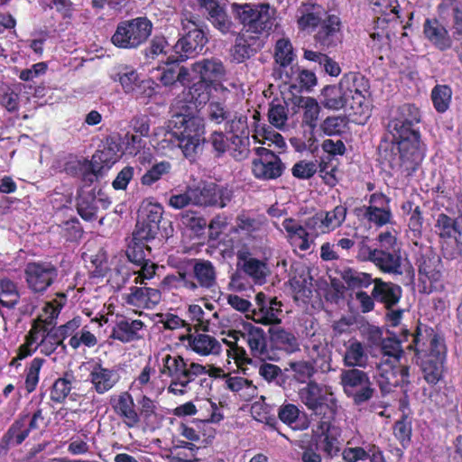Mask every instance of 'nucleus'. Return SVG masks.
<instances>
[{
    "mask_svg": "<svg viewBox=\"0 0 462 462\" xmlns=\"http://www.w3.org/2000/svg\"><path fill=\"white\" fill-rule=\"evenodd\" d=\"M403 342H409L406 349L413 352V361L420 367L422 378L428 384L434 386L443 381L448 348L441 334L420 322L412 331L402 328L398 336L382 338V360L400 363L404 355L402 346Z\"/></svg>",
    "mask_w": 462,
    "mask_h": 462,
    "instance_id": "obj_1",
    "label": "nucleus"
},
{
    "mask_svg": "<svg viewBox=\"0 0 462 462\" xmlns=\"http://www.w3.org/2000/svg\"><path fill=\"white\" fill-rule=\"evenodd\" d=\"M205 134L204 118L189 105H183L174 115L172 127L165 132L160 144L162 149L178 147L186 158H194L206 143Z\"/></svg>",
    "mask_w": 462,
    "mask_h": 462,
    "instance_id": "obj_2",
    "label": "nucleus"
},
{
    "mask_svg": "<svg viewBox=\"0 0 462 462\" xmlns=\"http://www.w3.org/2000/svg\"><path fill=\"white\" fill-rule=\"evenodd\" d=\"M204 372L202 365L189 362L180 355L166 354L162 357L159 373L171 379L167 392L176 396L184 395L189 384Z\"/></svg>",
    "mask_w": 462,
    "mask_h": 462,
    "instance_id": "obj_3",
    "label": "nucleus"
},
{
    "mask_svg": "<svg viewBox=\"0 0 462 462\" xmlns=\"http://www.w3.org/2000/svg\"><path fill=\"white\" fill-rule=\"evenodd\" d=\"M162 282L171 289H186L193 292L199 289L209 290L217 283L216 269L208 260H195L191 273L178 272L167 275Z\"/></svg>",
    "mask_w": 462,
    "mask_h": 462,
    "instance_id": "obj_4",
    "label": "nucleus"
},
{
    "mask_svg": "<svg viewBox=\"0 0 462 462\" xmlns=\"http://www.w3.org/2000/svg\"><path fill=\"white\" fill-rule=\"evenodd\" d=\"M153 23L147 16H137L117 23L111 42L119 49L137 50L148 42Z\"/></svg>",
    "mask_w": 462,
    "mask_h": 462,
    "instance_id": "obj_5",
    "label": "nucleus"
},
{
    "mask_svg": "<svg viewBox=\"0 0 462 462\" xmlns=\"http://www.w3.org/2000/svg\"><path fill=\"white\" fill-rule=\"evenodd\" d=\"M235 17L244 25L246 32L262 34L269 32L275 22V10L267 3L236 4L231 6Z\"/></svg>",
    "mask_w": 462,
    "mask_h": 462,
    "instance_id": "obj_6",
    "label": "nucleus"
},
{
    "mask_svg": "<svg viewBox=\"0 0 462 462\" xmlns=\"http://www.w3.org/2000/svg\"><path fill=\"white\" fill-rule=\"evenodd\" d=\"M340 384L355 406H363L377 396V390L367 372L357 368L342 370Z\"/></svg>",
    "mask_w": 462,
    "mask_h": 462,
    "instance_id": "obj_7",
    "label": "nucleus"
},
{
    "mask_svg": "<svg viewBox=\"0 0 462 462\" xmlns=\"http://www.w3.org/2000/svg\"><path fill=\"white\" fill-rule=\"evenodd\" d=\"M420 120V111L414 104L405 103L399 106L393 112L388 122V131L393 140L420 136L417 126Z\"/></svg>",
    "mask_w": 462,
    "mask_h": 462,
    "instance_id": "obj_8",
    "label": "nucleus"
},
{
    "mask_svg": "<svg viewBox=\"0 0 462 462\" xmlns=\"http://www.w3.org/2000/svg\"><path fill=\"white\" fill-rule=\"evenodd\" d=\"M337 411L332 416L324 415L318 418L317 429L313 432L316 448L326 457L333 458L340 452L341 429L336 425Z\"/></svg>",
    "mask_w": 462,
    "mask_h": 462,
    "instance_id": "obj_9",
    "label": "nucleus"
},
{
    "mask_svg": "<svg viewBox=\"0 0 462 462\" xmlns=\"http://www.w3.org/2000/svg\"><path fill=\"white\" fill-rule=\"evenodd\" d=\"M181 36L171 47L172 53L167 56L165 63L180 64L199 54L208 42L203 29L182 31Z\"/></svg>",
    "mask_w": 462,
    "mask_h": 462,
    "instance_id": "obj_10",
    "label": "nucleus"
},
{
    "mask_svg": "<svg viewBox=\"0 0 462 462\" xmlns=\"http://www.w3.org/2000/svg\"><path fill=\"white\" fill-rule=\"evenodd\" d=\"M399 152V170L405 177H411L420 168L426 152L420 136L393 140Z\"/></svg>",
    "mask_w": 462,
    "mask_h": 462,
    "instance_id": "obj_11",
    "label": "nucleus"
},
{
    "mask_svg": "<svg viewBox=\"0 0 462 462\" xmlns=\"http://www.w3.org/2000/svg\"><path fill=\"white\" fill-rule=\"evenodd\" d=\"M23 273L27 288L34 294L43 295L57 280L59 269L51 262L32 261L25 264Z\"/></svg>",
    "mask_w": 462,
    "mask_h": 462,
    "instance_id": "obj_12",
    "label": "nucleus"
},
{
    "mask_svg": "<svg viewBox=\"0 0 462 462\" xmlns=\"http://www.w3.org/2000/svg\"><path fill=\"white\" fill-rule=\"evenodd\" d=\"M300 401L317 417L332 416L337 411V402L328 399L324 386L316 381H310L298 391Z\"/></svg>",
    "mask_w": 462,
    "mask_h": 462,
    "instance_id": "obj_13",
    "label": "nucleus"
},
{
    "mask_svg": "<svg viewBox=\"0 0 462 462\" xmlns=\"http://www.w3.org/2000/svg\"><path fill=\"white\" fill-rule=\"evenodd\" d=\"M341 86L345 88L347 103L356 114H362L368 108V100L371 97L369 79L360 72H350L341 79Z\"/></svg>",
    "mask_w": 462,
    "mask_h": 462,
    "instance_id": "obj_14",
    "label": "nucleus"
},
{
    "mask_svg": "<svg viewBox=\"0 0 462 462\" xmlns=\"http://www.w3.org/2000/svg\"><path fill=\"white\" fill-rule=\"evenodd\" d=\"M254 151L257 157L252 162V172L256 179L270 180L282 175L285 165L275 152L265 147H256Z\"/></svg>",
    "mask_w": 462,
    "mask_h": 462,
    "instance_id": "obj_15",
    "label": "nucleus"
},
{
    "mask_svg": "<svg viewBox=\"0 0 462 462\" xmlns=\"http://www.w3.org/2000/svg\"><path fill=\"white\" fill-rule=\"evenodd\" d=\"M163 207L159 203L149 202L143 205L134 232L135 239H154L160 230Z\"/></svg>",
    "mask_w": 462,
    "mask_h": 462,
    "instance_id": "obj_16",
    "label": "nucleus"
},
{
    "mask_svg": "<svg viewBox=\"0 0 462 462\" xmlns=\"http://www.w3.org/2000/svg\"><path fill=\"white\" fill-rule=\"evenodd\" d=\"M346 207L336 206L332 210H319L306 219V226L315 236L328 234L338 228L346 220Z\"/></svg>",
    "mask_w": 462,
    "mask_h": 462,
    "instance_id": "obj_17",
    "label": "nucleus"
},
{
    "mask_svg": "<svg viewBox=\"0 0 462 462\" xmlns=\"http://www.w3.org/2000/svg\"><path fill=\"white\" fill-rule=\"evenodd\" d=\"M378 383L383 393L393 388L410 383V366L383 359L377 365Z\"/></svg>",
    "mask_w": 462,
    "mask_h": 462,
    "instance_id": "obj_18",
    "label": "nucleus"
},
{
    "mask_svg": "<svg viewBox=\"0 0 462 462\" xmlns=\"http://www.w3.org/2000/svg\"><path fill=\"white\" fill-rule=\"evenodd\" d=\"M136 162L138 171L144 169V173L140 178V183L143 187H152L156 182L163 180L171 174L172 165L168 161L157 162L151 149L143 151Z\"/></svg>",
    "mask_w": 462,
    "mask_h": 462,
    "instance_id": "obj_19",
    "label": "nucleus"
},
{
    "mask_svg": "<svg viewBox=\"0 0 462 462\" xmlns=\"http://www.w3.org/2000/svg\"><path fill=\"white\" fill-rule=\"evenodd\" d=\"M192 204L197 206L226 207L233 198V191L227 187L216 183H207L203 186L190 188Z\"/></svg>",
    "mask_w": 462,
    "mask_h": 462,
    "instance_id": "obj_20",
    "label": "nucleus"
},
{
    "mask_svg": "<svg viewBox=\"0 0 462 462\" xmlns=\"http://www.w3.org/2000/svg\"><path fill=\"white\" fill-rule=\"evenodd\" d=\"M198 4L216 30L225 35L236 32V24L227 14L225 5H221L218 0H198Z\"/></svg>",
    "mask_w": 462,
    "mask_h": 462,
    "instance_id": "obj_21",
    "label": "nucleus"
},
{
    "mask_svg": "<svg viewBox=\"0 0 462 462\" xmlns=\"http://www.w3.org/2000/svg\"><path fill=\"white\" fill-rule=\"evenodd\" d=\"M439 262V258L431 250L420 251L417 254L416 265L418 266L420 281L424 283L429 281L430 283L428 293L444 289V284L440 279L441 273L437 269Z\"/></svg>",
    "mask_w": 462,
    "mask_h": 462,
    "instance_id": "obj_22",
    "label": "nucleus"
},
{
    "mask_svg": "<svg viewBox=\"0 0 462 462\" xmlns=\"http://www.w3.org/2000/svg\"><path fill=\"white\" fill-rule=\"evenodd\" d=\"M313 39L322 48L335 47L342 35V22L338 15L328 13L314 30Z\"/></svg>",
    "mask_w": 462,
    "mask_h": 462,
    "instance_id": "obj_23",
    "label": "nucleus"
},
{
    "mask_svg": "<svg viewBox=\"0 0 462 462\" xmlns=\"http://www.w3.org/2000/svg\"><path fill=\"white\" fill-rule=\"evenodd\" d=\"M359 256L373 262L382 272L391 274H402V256L398 253H390L384 250L371 249L362 245Z\"/></svg>",
    "mask_w": 462,
    "mask_h": 462,
    "instance_id": "obj_24",
    "label": "nucleus"
},
{
    "mask_svg": "<svg viewBox=\"0 0 462 462\" xmlns=\"http://www.w3.org/2000/svg\"><path fill=\"white\" fill-rule=\"evenodd\" d=\"M191 72L201 80L225 88L221 83L226 74V67L219 58H203L191 64Z\"/></svg>",
    "mask_w": 462,
    "mask_h": 462,
    "instance_id": "obj_25",
    "label": "nucleus"
},
{
    "mask_svg": "<svg viewBox=\"0 0 462 462\" xmlns=\"http://www.w3.org/2000/svg\"><path fill=\"white\" fill-rule=\"evenodd\" d=\"M310 360L291 361L289 363V370L291 372V379L299 383H308L313 381L312 377L317 373L316 365L319 359H325V349L320 345L312 346L311 352L308 353Z\"/></svg>",
    "mask_w": 462,
    "mask_h": 462,
    "instance_id": "obj_26",
    "label": "nucleus"
},
{
    "mask_svg": "<svg viewBox=\"0 0 462 462\" xmlns=\"http://www.w3.org/2000/svg\"><path fill=\"white\" fill-rule=\"evenodd\" d=\"M391 199L382 192H375L369 197V206L363 208V217L376 226H383L391 222L393 213Z\"/></svg>",
    "mask_w": 462,
    "mask_h": 462,
    "instance_id": "obj_27",
    "label": "nucleus"
},
{
    "mask_svg": "<svg viewBox=\"0 0 462 462\" xmlns=\"http://www.w3.org/2000/svg\"><path fill=\"white\" fill-rule=\"evenodd\" d=\"M32 328H35L37 337L36 347H39L40 352L46 356L52 355L59 346L62 351H66V345L55 329V326H46L42 321V317H38L32 323Z\"/></svg>",
    "mask_w": 462,
    "mask_h": 462,
    "instance_id": "obj_28",
    "label": "nucleus"
},
{
    "mask_svg": "<svg viewBox=\"0 0 462 462\" xmlns=\"http://www.w3.org/2000/svg\"><path fill=\"white\" fill-rule=\"evenodd\" d=\"M146 326L141 319H133L125 316L117 318L113 326L110 338L126 344L143 338Z\"/></svg>",
    "mask_w": 462,
    "mask_h": 462,
    "instance_id": "obj_29",
    "label": "nucleus"
},
{
    "mask_svg": "<svg viewBox=\"0 0 462 462\" xmlns=\"http://www.w3.org/2000/svg\"><path fill=\"white\" fill-rule=\"evenodd\" d=\"M188 342V347L201 356H219L222 352L221 343L213 336L206 333H188L180 337Z\"/></svg>",
    "mask_w": 462,
    "mask_h": 462,
    "instance_id": "obj_30",
    "label": "nucleus"
},
{
    "mask_svg": "<svg viewBox=\"0 0 462 462\" xmlns=\"http://www.w3.org/2000/svg\"><path fill=\"white\" fill-rule=\"evenodd\" d=\"M282 227L286 232V239L288 243L300 251H307L310 248L313 239L309 228L300 225V223L293 217H286L282 221Z\"/></svg>",
    "mask_w": 462,
    "mask_h": 462,
    "instance_id": "obj_31",
    "label": "nucleus"
},
{
    "mask_svg": "<svg viewBox=\"0 0 462 462\" xmlns=\"http://www.w3.org/2000/svg\"><path fill=\"white\" fill-rule=\"evenodd\" d=\"M425 39L437 50L445 51L452 47L451 36L444 24L437 18H427L423 23Z\"/></svg>",
    "mask_w": 462,
    "mask_h": 462,
    "instance_id": "obj_32",
    "label": "nucleus"
},
{
    "mask_svg": "<svg viewBox=\"0 0 462 462\" xmlns=\"http://www.w3.org/2000/svg\"><path fill=\"white\" fill-rule=\"evenodd\" d=\"M372 283H374L372 291L374 299L382 303L386 310H391L399 303L402 296V289L400 285L384 282L381 278L373 279Z\"/></svg>",
    "mask_w": 462,
    "mask_h": 462,
    "instance_id": "obj_33",
    "label": "nucleus"
},
{
    "mask_svg": "<svg viewBox=\"0 0 462 462\" xmlns=\"http://www.w3.org/2000/svg\"><path fill=\"white\" fill-rule=\"evenodd\" d=\"M328 13L321 5L312 0L303 2L298 10L297 26L300 31L315 30Z\"/></svg>",
    "mask_w": 462,
    "mask_h": 462,
    "instance_id": "obj_34",
    "label": "nucleus"
},
{
    "mask_svg": "<svg viewBox=\"0 0 462 462\" xmlns=\"http://www.w3.org/2000/svg\"><path fill=\"white\" fill-rule=\"evenodd\" d=\"M218 88L201 80L193 82L183 91L184 105L191 104L194 106L195 113L203 108L210 100L212 90H217Z\"/></svg>",
    "mask_w": 462,
    "mask_h": 462,
    "instance_id": "obj_35",
    "label": "nucleus"
},
{
    "mask_svg": "<svg viewBox=\"0 0 462 462\" xmlns=\"http://www.w3.org/2000/svg\"><path fill=\"white\" fill-rule=\"evenodd\" d=\"M244 334H245V340L250 349L251 355L262 360L269 357V351L267 347V337L264 330L259 327L254 326L250 322H244L242 324Z\"/></svg>",
    "mask_w": 462,
    "mask_h": 462,
    "instance_id": "obj_36",
    "label": "nucleus"
},
{
    "mask_svg": "<svg viewBox=\"0 0 462 462\" xmlns=\"http://www.w3.org/2000/svg\"><path fill=\"white\" fill-rule=\"evenodd\" d=\"M92 388L98 393L104 394L110 391L120 380V375L115 369L104 367L96 363L88 375Z\"/></svg>",
    "mask_w": 462,
    "mask_h": 462,
    "instance_id": "obj_37",
    "label": "nucleus"
},
{
    "mask_svg": "<svg viewBox=\"0 0 462 462\" xmlns=\"http://www.w3.org/2000/svg\"><path fill=\"white\" fill-rule=\"evenodd\" d=\"M264 46V41L259 36L243 35L236 38L231 55L237 63L249 60Z\"/></svg>",
    "mask_w": 462,
    "mask_h": 462,
    "instance_id": "obj_38",
    "label": "nucleus"
},
{
    "mask_svg": "<svg viewBox=\"0 0 462 462\" xmlns=\"http://www.w3.org/2000/svg\"><path fill=\"white\" fill-rule=\"evenodd\" d=\"M207 410L208 413L203 415L200 420L204 422L217 423L223 420V415L219 412V409L217 403L211 400L207 399L204 401L202 405H199V409L192 402H187L183 404L177 406L173 410V414L177 417L191 416L195 415L198 411Z\"/></svg>",
    "mask_w": 462,
    "mask_h": 462,
    "instance_id": "obj_39",
    "label": "nucleus"
},
{
    "mask_svg": "<svg viewBox=\"0 0 462 462\" xmlns=\"http://www.w3.org/2000/svg\"><path fill=\"white\" fill-rule=\"evenodd\" d=\"M21 299L18 283L10 278L0 279V315L5 320Z\"/></svg>",
    "mask_w": 462,
    "mask_h": 462,
    "instance_id": "obj_40",
    "label": "nucleus"
},
{
    "mask_svg": "<svg viewBox=\"0 0 462 462\" xmlns=\"http://www.w3.org/2000/svg\"><path fill=\"white\" fill-rule=\"evenodd\" d=\"M114 411L126 428L134 429L139 427L140 416H138L134 398L128 392H124L118 396Z\"/></svg>",
    "mask_w": 462,
    "mask_h": 462,
    "instance_id": "obj_41",
    "label": "nucleus"
},
{
    "mask_svg": "<svg viewBox=\"0 0 462 462\" xmlns=\"http://www.w3.org/2000/svg\"><path fill=\"white\" fill-rule=\"evenodd\" d=\"M435 227L442 238L455 237L460 256L462 257V217L452 218L445 213L438 216Z\"/></svg>",
    "mask_w": 462,
    "mask_h": 462,
    "instance_id": "obj_42",
    "label": "nucleus"
},
{
    "mask_svg": "<svg viewBox=\"0 0 462 462\" xmlns=\"http://www.w3.org/2000/svg\"><path fill=\"white\" fill-rule=\"evenodd\" d=\"M91 160L70 159L64 164V171L71 177H79L81 181L90 186L98 180Z\"/></svg>",
    "mask_w": 462,
    "mask_h": 462,
    "instance_id": "obj_43",
    "label": "nucleus"
},
{
    "mask_svg": "<svg viewBox=\"0 0 462 462\" xmlns=\"http://www.w3.org/2000/svg\"><path fill=\"white\" fill-rule=\"evenodd\" d=\"M29 414H19L18 418L8 428L1 439V444L4 448L20 446L29 436L26 421Z\"/></svg>",
    "mask_w": 462,
    "mask_h": 462,
    "instance_id": "obj_44",
    "label": "nucleus"
},
{
    "mask_svg": "<svg viewBox=\"0 0 462 462\" xmlns=\"http://www.w3.org/2000/svg\"><path fill=\"white\" fill-rule=\"evenodd\" d=\"M270 341L278 349L287 353H295L300 349L296 336L281 327L271 326L268 329Z\"/></svg>",
    "mask_w": 462,
    "mask_h": 462,
    "instance_id": "obj_45",
    "label": "nucleus"
},
{
    "mask_svg": "<svg viewBox=\"0 0 462 462\" xmlns=\"http://www.w3.org/2000/svg\"><path fill=\"white\" fill-rule=\"evenodd\" d=\"M76 209L80 217L85 221H93L97 218L98 207L94 189L85 190L80 189L78 190Z\"/></svg>",
    "mask_w": 462,
    "mask_h": 462,
    "instance_id": "obj_46",
    "label": "nucleus"
},
{
    "mask_svg": "<svg viewBox=\"0 0 462 462\" xmlns=\"http://www.w3.org/2000/svg\"><path fill=\"white\" fill-rule=\"evenodd\" d=\"M137 404L139 406L140 423L143 422L144 427L149 430H154L161 420L156 401L147 395H142L137 399Z\"/></svg>",
    "mask_w": 462,
    "mask_h": 462,
    "instance_id": "obj_47",
    "label": "nucleus"
},
{
    "mask_svg": "<svg viewBox=\"0 0 462 462\" xmlns=\"http://www.w3.org/2000/svg\"><path fill=\"white\" fill-rule=\"evenodd\" d=\"M346 351L343 355L344 365L350 368L363 367L367 361L364 345L355 337H351L345 344Z\"/></svg>",
    "mask_w": 462,
    "mask_h": 462,
    "instance_id": "obj_48",
    "label": "nucleus"
},
{
    "mask_svg": "<svg viewBox=\"0 0 462 462\" xmlns=\"http://www.w3.org/2000/svg\"><path fill=\"white\" fill-rule=\"evenodd\" d=\"M237 259L243 263L242 269L248 276L256 282L265 280L267 264L264 261L251 257L248 251H238Z\"/></svg>",
    "mask_w": 462,
    "mask_h": 462,
    "instance_id": "obj_49",
    "label": "nucleus"
},
{
    "mask_svg": "<svg viewBox=\"0 0 462 462\" xmlns=\"http://www.w3.org/2000/svg\"><path fill=\"white\" fill-rule=\"evenodd\" d=\"M75 381L76 377L72 371L64 372L62 376L57 378L51 387V401L59 404L64 403L73 388L72 384Z\"/></svg>",
    "mask_w": 462,
    "mask_h": 462,
    "instance_id": "obj_50",
    "label": "nucleus"
},
{
    "mask_svg": "<svg viewBox=\"0 0 462 462\" xmlns=\"http://www.w3.org/2000/svg\"><path fill=\"white\" fill-rule=\"evenodd\" d=\"M320 97L321 104L328 109L339 110L348 104L341 82L338 86L328 85L324 87Z\"/></svg>",
    "mask_w": 462,
    "mask_h": 462,
    "instance_id": "obj_51",
    "label": "nucleus"
},
{
    "mask_svg": "<svg viewBox=\"0 0 462 462\" xmlns=\"http://www.w3.org/2000/svg\"><path fill=\"white\" fill-rule=\"evenodd\" d=\"M278 419L285 425L292 428L293 430H307L309 428V422L303 421L300 424L298 423L300 416L304 415V412L293 403H283L281 405L277 411Z\"/></svg>",
    "mask_w": 462,
    "mask_h": 462,
    "instance_id": "obj_52",
    "label": "nucleus"
},
{
    "mask_svg": "<svg viewBox=\"0 0 462 462\" xmlns=\"http://www.w3.org/2000/svg\"><path fill=\"white\" fill-rule=\"evenodd\" d=\"M303 58L309 61L317 63L326 74L330 77H338L341 73V68L335 60L320 51L304 50Z\"/></svg>",
    "mask_w": 462,
    "mask_h": 462,
    "instance_id": "obj_53",
    "label": "nucleus"
},
{
    "mask_svg": "<svg viewBox=\"0 0 462 462\" xmlns=\"http://www.w3.org/2000/svg\"><path fill=\"white\" fill-rule=\"evenodd\" d=\"M152 239H135V232H133V238L126 249L128 260L135 265L145 263L151 255L152 248L147 245Z\"/></svg>",
    "mask_w": 462,
    "mask_h": 462,
    "instance_id": "obj_54",
    "label": "nucleus"
},
{
    "mask_svg": "<svg viewBox=\"0 0 462 462\" xmlns=\"http://www.w3.org/2000/svg\"><path fill=\"white\" fill-rule=\"evenodd\" d=\"M319 129L327 136H341L349 129V119L346 115L329 116L322 120Z\"/></svg>",
    "mask_w": 462,
    "mask_h": 462,
    "instance_id": "obj_55",
    "label": "nucleus"
},
{
    "mask_svg": "<svg viewBox=\"0 0 462 462\" xmlns=\"http://www.w3.org/2000/svg\"><path fill=\"white\" fill-rule=\"evenodd\" d=\"M282 302L277 298H271L268 300V304L258 312L254 311L255 322L262 323L264 325H275L281 323L279 316L282 312Z\"/></svg>",
    "mask_w": 462,
    "mask_h": 462,
    "instance_id": "obj_56",
    "label": "nucleus"
},
{
    "mask_svg": "<svg viewBox=\"0 0 462 462\" xmlns=\"http://www.w3.org/2000/svg\"><path fill=\"white\" fill-rule=\"evenodd\" d=\"M373 11L378 14V20L389 23L400 18V5L397 0H369Z\"/></svg>",
    "mask_w": 462,
    "mask_h": 462,
    "instance_id": "obj_57",
    "label": "nucleus"
},
{
    "mask_svg": "<svg viewBox=\"0 0 462 462\" xmlns=\"http://www.w3.org/2000/svg\"><path fill=\"white\" fill-rule=\"evenodd\" d=\"M120 156V154L111 153L109 150H97L91 159L97 178H102L119 160Z\"/></svg>",
    "mask_w": 462,
    "mask_h": 462,
    "instance_id": "obj_58",
    "label": "nucleus"
},
{
    "mask_svg": "<svg viewBox=\"0 0 462 462\" xmlns=\"http://www.w3.org/2000/svg\"><path fill=\"white\" fill-rule=\"evenodd\" d=\"M140 75L135 69L130 66H123L113 77L114 81H118L125 94L134 93L140 81Z\"/></svg>",
    "mask_w": 462,
    "mask_h": 462,
    "instance_id": "obj_59",
    "label": "nucleus"
},
{
    "mask_svg": "<svg viewBox=\"0 0 462 462\" xmlns=\"http://www.w3.org/2000/svg\"><path fill=\"white\" fill-rule=\"evenodd\" d=\"M251 412L257 421L264 423L271 430H278L279 422L272 406L263 402H255L251 407Z\"/></svg>",
    "mask_w": 462,
    "mask_h": 462,
    "instance_id": "obj_60",
    "label": "nucleus"
},
{
    "mask_svg": "<svg viewBox=\"0 0 462 462\" xmlns=\"http://www.w3.org/2000/svg\"><path fill=\"white\" fill-rule=\"evenodd\" d=\"M169 47L168 39L163 34H155L143 49V54L146 60H154L161 55H167Z\"/></svg>",
    "mask_w": 462,
    "mask_h": 462,
    "instance_id": "obj_61",
    "label": "nucleus"
},
{
    "mask_svg": "<svg viewBox=\"0 0 462 462\" xmlns=\"http://www.w3.org/2000/svg\"><path fill=\"white\" fill-rule=\"evenodd\" d=\"M293 47L287 38L279 39L274 46V60L282 68L291 64L294 60Z\"/></svg>",
    "mask_w": 462,
    "mask_h": 462,
    "instance_id": "obj_62",
    "label": "nucleus"
},
{
    "mask_svg": "<svg viewBox=\"0 0 462 462\" xmlns=\"http://www.w3.org/2000/svg\"><path fill=\"white\" fill-rule=\"evenodd\" d=\"M452 97L451 88L448 85H436L431 90L433 106L439 113L446 112L450 105Z\"/></svg>",
    "mask_w": 462,
    "mask_h": 462,
    "instance_id": "obj_63",
    "label": "nucleus"
},
{
    "mask_svg": "<svg viewBox=\"0 0 462 462\" xmlns=\"http://www.w3.org/2000/svg\"><path fill=\"white\" fill-rule=\"evenodd\" d=\"M229 147L227 151L236 161H243L248 157L250 152L249 135H234L228 139Z\"/></svg>",
    "mask_w": 462,
    "mask_h": 462,
    "instance_id": "obj_64",
    "label": "nucleus"
}]
</instances>
